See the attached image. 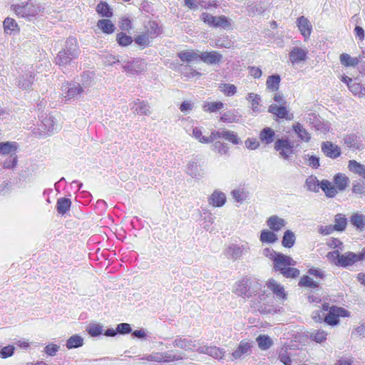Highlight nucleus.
<instances>
[{
  "mask_svg": "<svg viewBox=\"0 0 365 365\" xmlns=\"http://www.w3.org/2000/svg\"><path fill=\"white\" fill-rule=\"evenodd\" d=\"M80 53L76 38L69 37L66 41L63 48L58 53L55 62L60 67H66L70 65L72 61L78 58Z\"/></svg>",
  "mask_w": 365,
  "mask_h": 365,
  "instance_id": "1",
  "label": "nucleus"
},
{
  "mask_svg": "<svg viewBox=\"0 0 365 365\" xmlns=\"http://www.w3.org/2000/svg\"><path fill=\"white\" fill-rule=\"evenodd\" d=\"M260 289L261 284L256 279L245 277L235 283L233 292L239 297L250 298L257 294Z\"/></svg>",
  "mask_w": 365,
  "mask_h": 365,
  "instance_id": "2",
  "label": "nucleus"
},
{
  "mask_svg": "<svg viewBox=\"0 0 365 365\" xmlns=\"http://www.w3.org/2000/svg\"><path fill=\"white\" fill-rule=\"evenodd\" d=\"M11 8L18 16L28 19L36 17L44 10L41 5L31 0L14 4Z\"/></svg>",
  "mask_w": 365,
  "mask_h": 365,
  "instance_id": "3",
  "label": "nucleus"
},
{
  "mask_svg": "<svg viewBox=\"0 0 365 365\" xmlns=\"http://www.w3.org/2000/svg\"><path fill=\"white\" fill-rule=\"evenodd\" d=\"M250 249L248 242L242 244L232 243L225 248L224 254L228 259L236 261L240 259L244 255L248 253Z\"/></svg>",
  "mask_w": 365,
  "mask_h": 365,
  "instance_id": "4",
  "label": "nucleus"
},
{
  "mask_svg": "<svg viewBox=\"0 0 365 365\" xmlns=\"http://www.w3.org/2000/svg\"><path fill=\"white\" fill-rule=\"evenodd\" d=\"M274 148L284 160H288L294 153V144L288 138L277 139L274 142Z\"/></svg>",
  "mask_w": 365,
  "mask_h": 365,
  "instance_id": "5",
  "label": "nucleus"
},
{
  "mask_svg": "<svg viewBox=\"0 0 365 365\" xmlns=\"http://www.w3.org/2000/svg\"><path fill=\"white\" fill-rule=\"evenodd\" d=\"M200 19L207 25L213 27H222L223 29L231 26L230 20L225 16H214L208 13L204 12L201 14Z\"/></svg>",
  "mask_w": 365,
  "mask_h": 365,
  "instance_id": "6",
  "label": "nucleus"
},
{
  "mask_svg": "<svg viewBox=\"0 0 365 365\" xmlns=\"http://www.w3.org/2000/svg\"><path fill=\"white\" fill-rule=\"evenodd\" d=\"M143 359L149 361H155L158 363H170L175 361L180 360L182 358L180 356L172 354L168 351L165 352H152L150 354L145 355Z\"/></svg>",
  "mask_w": 365,
  "mask_h": 365,
  "instance_id": "7",
  "label": "nucleus"
},
{
  "mask_svg": "<svg viewBox=\"0 0 365 365\" xmlns=\"http://www.w3.org/2000/svg\"><path fill=\"white\" fill-rule=\"evenodd\" d=\"M61 95L66 100L74 98L83 92V88L79 83L66 82L61 86Z\"/></svg>",
  "mask_w": 365,
  "mask_h": 365,
  "instance_id": "8",
  "label": "nucleus"
},
{
  "mask_svg": "<svg viewBox=\"0 0 365 365\" xmlns=\"http://www.w3.org/2000/svg\"><path fill=\"white\" fill-rule=\"evenodd\" d=\"M146 63L140 58H135L132 61L124 62L123 69L129 74L135 75L142 73L146 69Z\"/></svg>",
  "mask_w": 365,
  "mask_h": 365,
  "instance_id": "9",
  "label": "nucleus"
},
{
  "mask_svg": "<svg viewBox=\"0 0 365 365\" xmlns=\"http://www.w3.org/2000/svg\"><path fill=\"white\" fill-rule=\"evenodd\" d=\"M273 263L274 269L279 272H282L284 269L285 270L289 266H294L296 264V262L291 257L281 253L277 255Z\"/></svg>",
  "mask_w": 365,
  "mask_h": 365,
  "instance_id": "10",
  "label": "nucleus"
},
{
  "mask_svg": "<svg viewBox=\"0 0 365 365\" xmlns=\"http://www.w3.org/2000/svg\"><path fill=\"white\" fill-rule=\"evenodd\" d=\"M347 311L341 307H332L329 314L324 317V321L330 325H336L339 322V317L346 316Z\"/></svg>",
  "mask_w": 365,
  "mask_h": 365,
  "instance_id": "11",
  "label": "nucleus"
},
{
  "mask_svg": "<svg viewBox=\"0 0 365 365\" xmlns=\"http://www.w3.org/2000/svg\"><path fill=\"white\" fill-rule=\"evenodd\" d=\"M143 32L153 40L162 34L163 29L156 21H148L144 24Z\"/></svg>",
  "mask_w": 365,
  "mask_h": 365,
  "instance_id": "12",
  "label": "nucleus"
},
{
  "mask_svg": "<svg viewBox=\"0 0 365 365\" xmlns=\"http://www.w3.org/2000/svg\"><path fill=\"white\" fill-rule=\"evenodd\" d=\"M297 25L304 39L309 38L312 31V25L309 20L304 16H299L297 19Z\"/></svg>",
  "mask_w": 365,
  "mask_h": 365,
  "instance_id": "13",
  "label": "nucleus"
},
{
  "mask_svg": "<svg viewBox=\"0 0 365 365\" xmlns=\"http://www.w3.org/2000/svg\"><path fill=\"white\" fill-rule=\"evenodd\" d=\"M252 342L249 340H242L240 342L237 349L232 353L235 359L242 358L244 355L249 354L251 352Z\"/></svg>",
  "mask_w": 365,
  "mask_h": 365,
  "instance_id": "14",
  "label": "nucleus"
},
{
  "mask_svg": "<svg viewBox=\"0 0 365 365\" xmlns=\"http://www.w3.org/2000/svg\"><path fill=\"white\" fill-rule=\"evenodd\" d=\"M322 152L330 158H336L341 155L340 148L329 141L323 142L321 146Z\"/></svg>",
  "mask_w": 365,
  "mask_h": 365,
  "instance_id": "15",
  "label": "nucleus"
},
{
  "mask_svg": "<svg viewBox=\"0 0 365 365\" xmlns=\"http://www.w3.org/2000/svg\"><path fill=\"white\" fill-rule=\"evenodd\" d=\"M266 284L267 288L270 289L278 299L282 300L286 299V293L283 286L279 284L276 280L270 279L267 282Z\"/></svg>",
  "mask_w": 365,
  "mask_h": 365,
  "instance_id": "16",
  "label": "nucleus"
},
{
  "mask_svg": "<svg viewBox=\"0 0 365 365\" xmlns=\"http://www.w3.org/2000/svg\"><path fill=\"white\" fill-rule=\"evenodd\" d=\"M308 51L300 47H294L289 54V61L292 64L304 61L307 58Z\"/></svg>",
  "mask_w": 365,
  "mask_h": 365,
  "instance_id": "17",
  "label": "nucleus"
},
{
  "mask_svg": "<svg viewBox=\"0 0 365 365\" xmlns=\"http://www.w3.org/2000/svg\"><path fill=\"white\" fill-rule=\"evenodd\" d=\"M131 110L134 113L139 115H149L151 113V108L149 103L145 101L137 100L133 103Z\"/></svg>",
  "mask_w": 365,
  "mask_h": 365,
  "instance_id": "18",
  "label": "nucleus"
},
{
  "mask_svg": "<svg viewBox=\"0 0 365 365\" xmlns=\"http://www.w3.org/2000/svg\"><path fill=\"white\" fill-rule=\"evenodd\" d=\"M267 225L274 232H278L284 227L287 222L284 219L277 215H272L267 220Z\"/></svg>",
  "mask_w": 365,
  "mask_h": 365,
  "instance_id": "19",
  "label": "nucleus"
},
{
  "mask_svg": "<svg viewBox=\"0 0 365 365\" xmlns=\"http://www.w3.org/2000/svg\"><path fill=\"white\" fill-rule=\"evenodd\" d=\"M360 261V258L357 254L347 252L341 255L340 261L338 262L339 267H346L353 265L354 263Z\"/></svg>",
  "mask_w": 365,
  "mask_h": 365,
  "instance_id": "20",
  "label": "nucleus"
},
{
  "mask_svg": "<svg viewBox=\"0 0 365 365\" xmlns=\"http://www.w3.org/2000/svg\"><path fill=\"white\" fill-rule=\"evenodd\" d=\"M344 144L351 150H361L364 145L360 138L355 134L348 135L344 138Z\"/></svg>",
  "mask_w": 365,
  "mask_h": 365,
  "instance_id": "21",
  "label": "nucleus"
},
{
  "mask_svg": "<svg viewBox=\"0 0 365 365\" xmlns=\"http://www.w3.org/2000/svg\"><path fill=\"white\" fill-rule=\"evenodd\" d=\"M222 58V56L218 51H213L210 52H202L200 54V60H202L207 64H214L219 63Z\"/></svg>",
  "mask_w": 365,
  "mask_h": 365,
  "instance_id": "22",
  "label": "nucleus"
},
{
  "mask_svg": "<svg viewBox=\"0 0 365 365\" xmlns=\"http://www.w3.org/2000/svg\"><path fill=\"white\" fill-rule=\"evenodd\" d=\"M208 201L214 207H222L226 202V196L222 192L215 190L210 195Z\"/></svg>",
  "mask_w": 365,
  "mask_h": 365,
  "instance_id": "23",
  "label": "nucleus"
},
{
  "mask_svg": "<svg viewBox=\"0 0 365 365\" xmlns=\"http://www.w3.org/2000/svg\"><path fill=\"white\" fill-rule=\"evenodd\" d=\"M268 112L272 113L279 118L290 119L288 115V110L285 106H277L272 104L268 108Z\"/></svg>",
  "mask_w": 365,
  "mask_h": 365,
  "instance_id": "24",
  "label": "nucleus"
},
{
  "mask_svg": "<svg viewBox=\"0 0 365 365\" xmlns=\"http://www.w3.org/2000/svg\"><path fill=\"white\" fill-rule=\"evenodd\" d=\"M275 132L271 128L266 127L262 129L259 133V138L260 141L266 145H269L274 142Z\"/></svg>",
  "mask_w": 365,
  "mask_h": 365,
  "instance_id": "25",
  "label": "nucleus"
},
{
  "mask_svg": "<svg viewBox=\"0 0 365 365\" xmlns=\"http://www.w3.org/2000/svg\"><path fill=\"white\" fill-rule=\"evenodd\" d=\"M292 129L297 135L301 140L308 143L311 139L310 133L304 128V127L299 123H296L292 125Z\"/></svg>",
  "mask_w": 365,
  "mask_h": 365,
  "instance_id": "26",
  "label": "nucleus"
},
{
  "mask_svg": "<svg viewBox=\"0 0 365 365\" xmlns=\"http://www.w3.org/2000/svg\"><path fill=\"white\" fill-rule=\"evenodd\" d=\"M34 81V76L32 73H25L19 77L18 86L20 88L28 90L31 88Z\"/></svg>",
  "mask_w": 365,
  "mask_h": 365,
  "instance_id": "27",
  "label": "nucleus"
},
{
  "mask_svg": "<svg viewBox=\"0 0 365 365\" xmlns=\"http://www.w3.org/2000/svg\"><path fill=\"white\" fill-rule=\"evenodd\" d=\"M17 150V144L16 142H4L0 143V153L2 155H10V156L16 155Z\"/></svg>",
  "mask_w": 365,
  "mask_h": 365,
  "instance_id": "28",
  "label": "nucleus"
},
{
  "mask_svg": "<svg viewBox=\"0 0 365 365\" xmlns=\"http://www.w3.org/2000/svg\"><path fill=\"white\" fill-rule=\"evenodd\" d=\"M173 345L175 347L185 350H190L195 347L194 342L191 339L184 337H177L173 342Z\"/></svg>",
  "mask_w": 365,
  "mask_h": 365,
  "instance_id": "29",
  "label": "nucleus"
},
{
  "mask_svg": "<svg viewBox=\"0 0 365 365\" xmlns=\"http://www.w3.org/2000/svg\"><path fill=\"white\" fill-rule=\"evenodd\" d=\"M38 126L41 133H50L53 130L54 121L51 117L46 116Z\"/></svg>",
  "mask_w": 365,
  "mask_h": 365,
  "instance_id": "30",
  "label": "nucleus"
},
{
  "mask_svg": "<svg viewBox=\"0 0 365 365\" xmlns=\"http://www.w3.org/2000/svg\"><path fill=\"white\" fill-rule=\"evenodd\" d=\"M280 76L277 74L268 76L266 81L267 89L271 91H277L279 88Z\"/></svg>",
  "mask_w": 365,
  "mask_h": 365,
  "instance_id": "31",
  "label": "nucleus"
},
{
  "mask_svg": "<svg viewBox=\"0 0 365 365\" xmlns=\"http://www.w3.org/2000/svg\"><path fill=\"white\" fill-rule=\"evenodd\" d=\"M178 56L182 61L191 62L200 60V54L194 51H182L178 53Z\"/></svg>",
  "mask_w": 365,
  "mask_h": 365,
  "instance_id": "32",
  "label": "nucleus"
},
{
  "mask_svg": "<svg viewBox=\"0 0 365 365\" xmlns=\"http://www.w3.org/2000/svg\"><path fill=\"white\" fill-rule=\"evenodd\" d=\"M71 201L66 197H61L57 200L56 210L59 214L64 215L71 208Z\"/></svg>",
  "mask_w": 365,
  "mask_h": 365,
  "instance_id": "33",
  "label": "nucleus"
},
{
  "mask_svg": "<svg viewBox=\"0 0 365 365\" xmlns=\"http://www.w3.org/2000/svg\"><path fill=\"white\" fill-rule=\"evenodd\" d=\"M97 26L105 34H112L114 32L115 26L108 19H101L97 23Z\"/></svg>",
  "mask_w": 365,
  "mask_h": 365,
  "instance_id": "34",
  "label": "nucleus"
},
{
  "mask_svg": "<svg viewBox=\"0 0 365 365\" xmlns=\"http://www.w3.org/2000/svg\"><path fill=\"white\" fill-rule=\"evenodd\" d=\"M348 168L350 171L365 178V166L364 165L356 160H351L349 161Z\"/></svg>",
  "mask_w": 365,
  "mask_h": 365,
  "instance_id": "35",
  "label": "nucleus"
},
{
  "mask_svg": "<svg viewBox=\"0 0 365 365\" xmlns=\"http://www.w3.org/2000/svg\"><path fill=\"white\" fill-rule=\"evenodd\" d=\"M334 182L336 188L342 191L346 187L349 178L344 174L338 173L334 178Z\"/></svg>",
  "mask_w": 365,
  "mask_h": 365,
  "instance_id": "36",
  "label": "nucleus"
},
{
  "mask_svg": "<svg viewBox=\"0 0 365 365\" xmlns=\"http://www.w3.org/2000/svg\"><path fill=\"white\" fill-rule=\"evenodd\" d=\"M319 187L325 192L326 195L329 197H333L337 193V191H336V189L335 188V187L334 185H332L331 183L327 180H322L320 182Z\"/></svg>",
  "mask_w": 365,
  "mask_h": 365,
  "instance_id": "37",
  "label": "nucleus"
},
{
  "mask_svg": "<svg viewBox=\"0 0 365 365\" xmlns=\"http://www.w3.org/2000/svg\"><path fill=\"white\" fill-rule=\"evenodd\" d=\"M231 195L237 202L242 203L248 197L249 192L245 188L238 187L233 190L231 192Z\"/></svg>",
  "mask_w": 365,
  "mask_h": 365,
  "instance_id": "38",
  "label": "nucleus"
},
{
  "mask_svg": "<svg viewBox=\"0 0 365 365\" xmlns=\"http://www.w3.org/2000/svg\"><path fill=\"white\" fill-rule=\"evenodd\" d=\"M277 240V236L272 230H264L260 234L262 242L274 243Z\"/></svg>",
  "mask_w": 365,
  "mask_h": 365,
  "instance_id": "39",
  "label": "nucleus"
},
{
  "mask_svg": "<svg viewBox=\"0 0 365 365\" xmlns=\"http://www.w3.org/2000/svg\"><path fill=\"white\" fill-rule=\"evenodd\" d=\"M83 344V339L77 334L71 336L66 342V347L68 349L82 346Z\"/></svg>",
  "mask_w": 365,
  "mask_h": 365,
  "instance_id": "40",
  "label": "nucleus"
},
{
  "mask_svg": "<svg viewBox=\"0 0 365 365\" xmlns=\"http://www.w3.org/2000/svg\"><path fill=\"white\" fill-rule=\"evenodd\" d=\"M348 88L356 96L362 98L365 96V87L361 86L359 83L354 81Z\"/></svg>",
  "mask_w": 365,
  "mask_h": 365,
  "instance_id": "41",
  "label": "nucleus"
},
{
  "mask_svg": "<svg viewBox=\"0 0 365 365\" xmlns=\"http://www.w3.org/2000/svg\"><path fill=\"white\" fill-rule=\"evenodd\" d=\"M295 239L294 232L291 230H287L284 233L282 244L284 247L290 248L294 245Z\"/></svg>",
  "mask_w": 365,
  "mask_h": 365,
  "instance_id": "42",
  "label": "nucleus"
},
{
  "mask_svg": "<svg viewBox=\"0 0 365 365\" xmlns=\"http://www.w3.org/2000/svg\"><path fill=\"white\" fill-rule=\"evenodd\" d=\"M4 31L7 34H12V33L14 31H15L16 30H17L18 29V25L16 22V21L12 19V18H9V17H7L4 19Z\"/></svg>",
  "mask_w": 365,
  "mask_h": 365,
  "instance_id": "43",
  "label": "nucleus"
},
{
  "mask_svg": "<svg viewBox=\"0 0 365 365\" xmlns=\"http://www.w3.org/2000/svg\"><path fill=\"white\" fill-rule=\"evenodd\" d=\"M224 107V103L222 102H205L202 106V109L205 112L214 113Z\"/></svg>",
  "mask_w": 365,
  "mask_h": 365,
  "instance_id": "44",
  "label": "nucleus"
},
{
  "mask_svg": "<svg viewBox=\"0 0 365 365\" xmlns=\"http://www.w3.org/2000/svg\"><path fill=\"white\" fill-rule=\"evenodd\" d=\"M346 218L342 214H337L334 218V230L336 231H343L346 227Z\"/></svg>",
  "mask_w": 365,
  "mask_h": 365,
  "instance_id": "45",
  "label": "nucleus"
},
{
  "mask_svg": "<svg viewBox=\"0 0 365 365\" xmlns=\"http://www.w3.org/2000/svg\"><path fill=\"white\" fill-rule=\"evenodd\" d=\"M201 216L203 217L205 220V222H203L204 229L211 232L212 231L211 226L214 222V217L212 213L208 210H204L201 214Z\"/></svg>",
  "mask_w": 365,
  "mask_h": 365,
  "instance_id": "46",
  "label": "nucleus"
},
{
  "mask_svg": "<svg viewBox=\"0 0 365 365\" xmlns=\"http://www.w3.org/2000/svg\"><path fill=\"white\" fill-rule=\"evenodd\" d=\"M340 61L341 64L346 66H355L359 62L357 58H353L347 53L340 55Z\"/></svg>",
  "mask_w": 365,
  "mask_h": 365,
  "instance_id": "47",
  "label": "nucleus"
},
{
  "mask_svg": "<svg viewBox=\"0 0 365 365\" xmlns=\"http://www.w3.org/2000/svg\"><path fill=\"white\" fill-rule=\"evenodd\" d=\"M256 340L259 347L262 350L268 349L272 345V341L268 336L259 335Z\"/></svg>",
  "mask_w": 365,
  "mask_h": 365,
  "instance_id": "48",
  "label": "nucleus"
},
{
  "mask_svg": "<svg viewBox=\"0 0 365 365\" xmlns=\"http://www.w3.org/2000/svg\"><path fill=\"white\" fill-rule=\"evenodd\" d=\"M219 88L227 96H232L237 93V87L234 84L220 83Z\"/></svg>",
  "mask_w": 365,
  "mask_h": 365,
  "instance_id": "49",
  "label": "nucleus"
},
{
  "mask_svg": "<svg viewBox=\"0 0 365 365\" xmlns=\"http://www.w3.org/2000/svg\"><path fill=\"white\" fill-rule=\"evenodd\" d=\"M221 136L222 138H224L232 143L235 145H237L240 143V140L238 138L237 135L233 131L222 130V134L221 135Z\"/></svg>",
  "mask_w": 365,
  "mask_h": 365,
  "instance_id": "50",
  "label": "nucleus"
},
{
  "mask_svg": "<svg viewBox=\"0 0 365 365\" xmlns=\"http://www.w3.org/2000/svg\"><path fill=\"white\" fill-rule=\"evenodd\" d=\"M96 11L105 17H110L113 14L108 4L106 2L99 3L96 6Z\"/></svg>",
  "mask_w": 365,
  "mask_h": 365,
  "instance_id": "51",
  "label": "nucleus"
},
{
  "mask_svg": "<svg viewBox=\"0 0 365 365\" xmlns=\"http://www.w3.org/2000/svg\"><path fill=\"white\" fill-rule=\"evenodd\" d=\"M351 222L357 228L362 230L365 225V216L361 214L355 213L351 217Z\"/></svg>",
  "mask_w": 365,
  "mask_h": 365,
  "instance_id": "52",
  "label": "nucleus"
},
{
  "mask_svg": "<svg viewBox=\"0 0 365 365\" xmlns=\"http://www.w3.org/2000/svg\"><path fill=\"white\" fill-rule=\"evenodd\" d=\"M181 74L186 79H190L195 77H200L202 75L201 73L197 71L196 70H195L194 68L189 66H185L183 68Z\"/></svg>",
  "mask_w": 365,
  "mask_h": 365,
  "instance_id": "53",
  "label": "nucleus"
},
{
  "mask_svg": "<svg viewBox=\"0 0 365 365\" xmlns=\"http://www.w3.org/2000/svg\"><path fill=\"white\" fill-rule=\"evenodd\" d=\"M234 43L228 38V36L219 37L215 40V46L217 48H230L233 46Z\"/></svg>",
  "mask_w": 365,
  "mask_h": 365,
  "instance_id": "54",
  "label": "nucleus"
},
{
  "mask_svg": "<svg viewBox=\"0 0 365 365\" xmlns=\"http://www.w3.org/2000/svg\"><path fill=\"white\" fill-rule=\"evenodd\" d=\"M307 189L312 192H318L320 183L316 177L310 176L306 180Z\"/></svg>",
  "mask_w": 365,
  "mask_h": 365,
  "instance_id": "55",
  "label": "nucleus"
},
{
  "mask_svg": "<svg viewBox=\"0 0 365 365\" xmlns=\"http://www.w3.org/2000/svg\"><path fill=\"white\" fill-rule=\"evenodd\" d=\"M299 285L301 287H307L311 288H316L319 286V283L317 282L314 281L311 277L307 275H304L299 282Z\"/></svg>",
  "mask_w": 365,
  "mask_h": 365,
  "instance_id": "56",
  "label": "nucleus"
},
{
  "mask_svg": "<svg viewBox=\"0 0 365 365\" xmlns=\"http://www.w3.org/2000/svg\"><path fill=\"white\" fill-rule=\"evenodd\" d=\"M135 43L142 46L143 48L147 47L150 45L152 39H150L147 35H145L143 32L141 34L136 36L134 39Z\"/></svg>",
  "mask_w": 365,
  "mask_h": 365,
  "instance_id": "57",
  "label": "nucleus"
},
{
  "mask_svg": "<svg viewBox=\"0 0 365 365\" xmlns=\"http://www.w3.org/2000/svg\"><path fill=\"white\" fill-rule=\"evenodd\" d=\"M192 136L197 139L200 143L208 144L209 140L207 137L202 135V128L199 127H195L192 129Z\"/></svg>",
  "mask_w": 365,
  "mask_h": 365,
  "instance_id": "58",
  "label": "nucleus"
},
{
  "mask_svg": "<svg viewBox=\"0 0 365 365\" xmlns=\"http://www.w3.org/2000/svg\"><path fill=\"white\" fill-rule=\"evenodd\" d=\"M103 327L99 324H91L87 328V331L91 336H98L103 333Z\"/></svg>",
  "mask_w": 365,
  "mask_h": 365,
  "instance_id": "59",
  "label": "nucleus"
},
{
  "mask_svg": "<svg viewBox=\"0 0 365 365\" xmlns=\"http://www.w3.org/2000/svg\"><path fill=\"white\" fill-rule=\"evenodd\" d=\"M212 150L220 155H228L229 148L220 141H216L212 145Z\"/></svg>",
  "mask_w": 365,
  "mask_h": 365,
  "instance_id": "60",
  "label": "nucleus"
},
{
  "mask_svg": "<svg viewBox=\"0 0 365 365\" xmlns=\"http://www.w3.org/2000/svg\"><path fill=\"white\" fill-rule=\"evenodd\" d=\"M225 354V351L223 349H220L217 346H210L208 354L209 356L215 359H222Z\"/></svg>",
  "mask_w": 365,
  "mask_h": 365,
  "instance_id": "61",
  "label": "nucleus"
},
{
  "mask_svg": "<svg viewBox=\"0 0 365 365\" xmlns=\"http://www.w3.org/2000/svg\"><path fill=\"white\" fill-rule=\"evenodd\" d=\"M327 336L324 331L317 330L311 333L310 338L317 343H322L327 339Z\"/></svg>",
  "mask_w": 365,
  "mask_h": 365,
  "instance_id": "62",
  "label": "nucleus"
},
{
  "mask_svg": "<svg viewBox=\"0 0 365 365\" xmlns=\"http://www.w3.org/2000/svg\"><path fill=\"white\" fill-rule=\"evenodd\" d=\"M116 40L118 44L121 46H128L133 42L132 38L124 33L118 34L117 35Z\"/></svg>",
  "mask_w": 365,
  "mask_h": 365,
  "instance_id": "63",
  "label": "nucleus"
},
{
  "mask_svg": "<svg viewBox=\"0 0 365 365\" xmlns=\"http://www.w3.org/2000/svg\"><path fill=\"white\" fill-rule=\"evenodd\" d=\"M279 359L284 365H292V360L287 348L282 349L279 352Z\"/></svg>",
  "mask_w": 365,
  "mask_h": 365,
  "instance_id": "64",
  "label": "nucleus"
}]
</instances>
